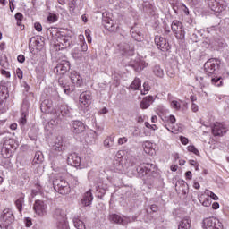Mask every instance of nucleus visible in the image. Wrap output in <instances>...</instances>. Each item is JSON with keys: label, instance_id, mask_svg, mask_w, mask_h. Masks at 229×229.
Listing matches in <instances>:
<instances>
[{"label": "nucleus", "instance_id": "obj_1", "mask_svg": "<svg viewBox=\"0 0 229 229\" xmlns=\"http://www.w3.org/2000/svg\"><path fill=\"white\" fill-rule=\"evenodd\" d=\"M53 185L55 191L59 192V194H69L71 192V187L69 186V182L65 180V178L57 175L53 181Z\"/></svg>", "mask_w": 229, "mask_h": 229}, {"label": "nucleus", "instance_id": "obj_2", "mask_svg": "<svg viewBox=\"0 0 229 229\" xmlns=\"http://www.w3.org/2000/svg\"><path fill=\"white\" fill-rule=\"evenodd\" d=\"M136 171L140 178H144V176L155 178L157 176V165L153 164L147 163L138 166Z\"/></svg>", "mask_w": 229, "mask_h": 229}, {"label": "nucleus", "instance_id": "obj_3", "mask_svg": "<svg viewBox=\"0 0 229 229\" xmlns=\"http://www.w3.org/2000/svg\"><path fill=\"white\" fill-rule=\"evenodd\" d=\"M18 146L14 139L5 140L1 149L3 158H10Z\"/></svg>", "mask_w": 229, "mask_h": 229}, {"label": "nucleus", "instance_id": "obj_4", "mask_svg": "<svg viewBox=\"0 0 229 229\" xmlns=\"http://www.w3.org/2000/svg\"><path fill=\"white\" fill-rule=\"evenodd\" d=\"M108 221H110L113 225H121L122 226H126L129 223H131V218L128 216H124L123 215L111 213L107 216Z\"/></svg>", "mask_w": 229, "mask_h": 229}, {"label": "nucleus", "instance_id": "obj_5", "mask_svg": "<svg viewBox=\"0 0 229 229\" xmlns=\"http://www.w3.org/2000/svg\"><path fill=\"white\" fill-rule=\"evenodd\" d=\"M57 44H55V49L56 51H62V49H67V47H70L71 44H72V37L70 35H64L61 34L60 37H58Z\"/></svg>", "mask_w": 229, "mask_h": 229}, {"label": "nucleus", "instance_id": "obj_6", "mask_svg": "<svg viewBox=\"0 0 229 229\" xmlns=\"http://www.w3.org/2000/svg\"><path fill=\"white\" fill-rule=\"evenodd\" d=\"M219 67H221V60L211 58L205 63L204 71H206L208 74H214L216 71H218Z\"/></svg>", "mask_w": 229, "mask_h": 229}, {"label": "nucleus", "instance_id": "obj_7", "mask_svg": "<svg viewBox=\"0 0 229 229\" xmlns=\"http://www.w3.org/2000/svg\"><path fill=\"white\" fill-rule=\"evenodd\" d=\"M172 31L174 33L176 38L183 39L185 38V30H183V24L178 20H174L172 22Z\"/></svg>", "mask_w": 229, "mask_h": 229}, {"label": "nucleus", "instance_id": "obj_8", "mask_svg": "<svg viewBox=\"0 0 229 229\" xmlns=\"http://www.w3.org/2000/svg\"><path fill=\"white\" fill-rule=\"evenodd\" d=\"M102 21L104 22V27L106 28V30L111 32L117 31V28H119V26H117V24L114 23V20H112L110 16H108V13H102Z\"/></svg>", "mask_w": 229, "mask_h": 229}, {"label": "nucleus", "instance_id": "obj_9", "mask_svg": "<svg viewBox=\"0 0 229 229\" xmlns=\"http://www.w3.org/2000/svg\"><path fill=\"white\" fill-rule=\"evenodd\" d=\"M86 130L85 123H82L81 121L76 120L72 123V131L75 135H85Z\"/></svg>", "mask_w": 229, "mask_h": 229}, {"label": "nucleus", "instance_id": "obj_10", "mask_svg": "<svg viewBox=\"0 0 229 229\" xmlns=\"http://www.w3.org/2000/svg\"><path fill=\"white\" fill-rule=\"evenodd\" d=\"M70 69L71 63H69V61H62L54 68V72L64 76V74H66L67 71H70Z\"/></svg>", "mask_w": 229, "mask_h": 229}, {"label": "nucleus", "instance_id": "obj_11", "mask_svg": "<svg viewBox=\"0 0 229 229\" xmlns=\"http://www.w3.org/2000/svg\"><path fill=\"white\" fill-rule=\"evenodd\" d=\"M228 131V128L225 123H216L212 127V133L215 137H223Z\"/></svg>", "mask_w": 229, "mask_h": 229}, {"label": "nucleus", "instance_id": "obj_12", "mask_svg": "<svg viewBox=\"0 0 229 229\" xmlns=\"http://www.w3.org/2000/svg\"><path fill=\"white\" fill-rule=\"evenodd\" d=\"M79 102L81 106H84V108H88L90 106V103H92V94L90 91H84L80 95Z\"/></svg>", "mask_w": 229, "mask_h": 229}, {"label": "nucleus", "instance_id": "obj_13", "mask_svg": "<svg viewBox=\"0 0 229 229\" xmlns=\"http://www.w3.org/2000/svg\"><path fill=\"white\" fill-rule=\"evenodd\" d=\"M207 4L212 12L221 13L225 10V5L221 3V0H207Z\"/></svg>", "mask_w": 229, "mask_h": 229}, {"label": "nucleus", "instance_id": "obj_14", "mask_svg": "<svg viewBox=\"0 0 229 229\" xmlns=\"http://www.w3.org/2000/svg\"><path fill=\"white\" fill-rule=\"evenodd\" d=\"M155 44L157 47H158L161 51H169L171 47L169 46V42L160 36H156Z\"/></svg>", "mask_w": 229, "mask_h": 229}, {"label": "nucleus", "instance_id": "obj_15", "mask_svg": "<svg viewBox=\"0 0 229 229\" xmlns=\"http://www.w3.org/2000/svg\"><path fill=\"white\" fill-rule=\"evenodd\" d=\"M3 220L5 222L3 225H0V229H10L11 223L14 221L13 214H12V211L10 210H4V215H3Z\"/></svg>", "mask_w": 229, "mask_h": 229}, {"label": "nucleus", "instance_id": "obj_16", "mask_svg": "<svg viewBox=\"0 0 229 229\" xmlns=\"http://www.w3.org/2000/svg\"><path fill=\"white\" fill-rule=\"evenodd\" d=\"M67 164L72 165V167H80L81 164V158L80 156H78V154L72 153L67 157Z\"/></svg>", "mask_w": 229, "mask_h": 229}, {"label": "nucleus", "instance_id": "obj_17", "mask_svg": "<svg viewBox=\"0 0 229 229\" xmlns=\"http://www.w3.org/2000/svg\"><path fill=\"white\" fill-rule=\"evenodd\" d=\"M46 208H47V206L42 200H37L34 204V210L38 216H44Z\"/></svg>", "mask_w": 229, "mask_h": 229}, {"label": "nucleus", "instance_id": "obj_18", "mask_svg": "<svg viewBox=\"0 0 229 229\" xmlns=\"http://www.w3.org/2000/svg\"><path fill=\"white\" fill-rule=\"evenodd\" d=\"M64 151V142L62 141V139L57 140L55 143V145L51 148V153L54 155V157H56L58 153H62Z\"/></svg>", "mask_w": 229, "mask_h": 229}, {"label": "nucleus", "instance_id": "obj_19", "mask_svg": "<svg viewBox=\"0 0 229 229\" xmlns=\"http://www.w3.org/2000/svg\"><path fill=\"white\" fill-rule=\"evenodd\" d=\"M54 218L56 219L57 225H62L64 223H67V221H65V214L62 209H55Z\"/></svg>", "mask_w": 229, "mask_h": 229}, {"label": "nucleus", "instance_id": "obj_20", "mask_svg": "<svg viewBox=\"0 0 229 229\" xmlns=\"http://www.w3.org/2000/svg\"><path fill=\"white\" fill-rule=\"evenodd\" d=\"M94 197L92 196V191L89 190L86 193H84L83 198L81 199V204L83 207H89L92 204V200Z\"/></svg>", "mask_w": 229, "mask_h": 229}, {"label": "nucleus", "instance_id": "obj_21", "mask_svg": "<svg viewBox=\"0 0 229 229\" xmlns=\"http://www.w3.org/2000/svg\"><path fill=\"white\" fill-rule=\"evenodd\" d=\"M131 35L137 42H140V40H142V32H140V29H139L137 25L131 27Z\"/></svg>", "mask_w": 229, "mask_h": 229}, {"label": "nucleus", "instance_id": "obj_22", "mask_svg": "<svg viewBox=\"0 0 229 229\" xmlns=\"http://www.w3.org/2000/svg\"><path fill=\"white\" fill-rule=\"evenodd\" d=\"M70 79L72 81V83L73 85H77V87H80L81 83H83V79H81V76H80L77 72H72Z\"/></svg>", "mask_w": 229, "mask_h": 229}, {"label": "nucleus", "instance_id": "obj_23", "mask_svg": "<svg viewBox=\"0 0 229 229\" xmlns=\"http://www.w3.org/2000/svg\"><path fill=\"white\" fill-rule=\"evenodd\" d=\"M152 72L156 78H164V69L159 64H155L152 67Z\"/></svg>", "mask_w": 229, "mask_h": 229}, {"label": "nucleus", "instance_id": "obj_24", "mask_svg": "<svg viewBox=\"0 0 229 229\" xmlns=\"http://www.w3.org/2000/svg\"><path fill=\"white\" fill-rule=\"evenodd\" d=\"M56 114H61L63 117H67L71 114V110L69 109V106L63 104L61 105L57 111Z\"/></svg>", "mask_w": 229, "mask_h": 229}, {"label": "nucleus", "instance_id": "obj_25", "mask_svg": "<svg viewBox=\"0 0 229 229\" xmlns=\"http://www.w3.org/2000/svg\"><path fill=\"white\" fill-rule=\"evenodd\" d=\"M178 184H179V187H178L179 192H182V196H187V194H189V184H187L185 181H181L178 182Z\"/></svg>", "mask_w": 229, "mask_h": 229}, {"label": "nucleus", "instance_id": "obj_26", "mask_svg": "<svg viewBox=\"0 0 229 229\" xmlns=\"http://www.w3.org/2000/svg\"><path fill=\"white\" fill-rule=\"evenodd\" d=\"M143 149L147 155H150L151 157L155 155V148H153V143L149 141H146L143 144Z\"/></svg>", "mask_w": 229, "mask_h": 229}, {"label": "nucleus", "instance_id": "obj_27", "mask_svg": "<svg viewBox=\"0 0 229 229\" xmlns=\"http://www.w3.org/2000/svg\"><path fill=\"white\" fill-rule=\"evenodd\" d=\"M152 101L153 96L145 97L140 103V108H142L143 110H146V108H149Z\"/></svg>", "mask_w": 229, "mask_h": 229}, {"label": "nucleus", "instance_id": "obj_28", "mask_svg": "<svg viewBox=\"0 0 229 229\" xmlns=\"http://www.w3.org/2000/svg\"><path fill=\"white\" fill-rule=\"evenodd\" d=\"M6 99H8V88L4 86L0 88V105H3Z\"/></svg>", "mask_w": 229, "mask_h": 229}, {"label": "nucleus", "instance_id": "obj_29", "mask_svg": "<svg viewBox=\"0 0 229 229\" xmlns=\"http://www.w3.org/2000/svg\"><path fill=\"white\" fill-rule=\"evenodd\" d=\"M14 205L17 210L20 212V214L22 215V206L24 205V195H21V197H19L15 200Z\"/></svg>", "mask_w": 229, "mask_h": 229}, {"label": "nucleus", "instance_id": "obj_30", "mask_svg": "<svg viewBox=\"0 0 229 229\" xmlns=\"http://www.w3.org/2000/svg\"><path fill=\"white\" fill-rule=\"evenodd\" d=\"M178 229H191V219L189 217L183 218L180 222Z\"/></svg>", "mask_w": 229, "mask_h": 229}, {"label": "nucleus", "instance_id": "obj_31", "mask_svg": "<svg viewBox=\"0 0 229 229\" xmlns=\"http://www.w3.org/2000/svg\"><path fill=\"white\" fill-rule=\"evenodd\" d=\"M30 43L32 44V46H34V47H36V49H38V51H40L43 47V44L42 42H40V39H38V38H31L30 40Z\"/></svg>", "mask_w": 229, "mask_h": 229}, {"label": "nucleus", "instance_id": "obj_32", "mask_svg": "<svg viewBox=\"0 0 229 229\" xmlns=\"http://www.w3.org/2000/svg\"><path fill=\"white\" fill-rule=\"evenodd\" d=\"M140 87H142V81L139 78H135L130 85V89H131L132 90H139Z\"/></svg>", "mask_w": 229, "mask_h": 229}, {"label": "nucleus", "instance_id": "obj_33", "mask_svg": "<svg viewBox=\"0 0 229 229\" xmlns=\"http://www.w3.org/2000/svg\"><path fill=\"white\" fill-rule=\"evenodd\" d=\"M211 83L212 85H215V87H221L223 85V77L213 76L211 78Z\"/></svg>", "mask_w": 229, "mask_h": 229}, {"label": "nucleus", "instance_id": "obj_34", "mask_svg": "<svg viewBox=\"0 0 229 229\" xmlns=\"http://www.w3.org/2000/svg\"><path fill=\"white\" fill-rule=\"evenodd\" d=\"M204 226L206 229H214L216 228V222L212 218L204 219Z\"/></svg>", "mask_w": 229, "mask_h": 229}, {"label": "nucleus", "instance_id": "obj_35", "mask_svg": "<svg viewBox=\"0 0 229 229\" xmlns=\"http://www.w3.org/2000/svg\"><path fill=\"white\" fill-rule=\"evenodd\" d=\"M44 161V155H42L41 151L36 152L33 159V164H42Z\"/></svg>", "mask_w": 229, "mask_h": 229}, {"label": "nucleus", "instance_id": "obj_36", "mask_svg": "<svg viewBox=\"0 0 229 229\" xmlns=\"http://www.w3.org/2000/svg\"><path fill=\"white\" fill-rule=\"evenodd\" d=\"M72 57L74 60H81L83 58V54L81 53V50L79 48H74V50L72 53Z\"/></svg>", "mask_w": 229, "mask_h": 229}, {"label": "nucleus", "instance_id": "obj_37", "mask_svg": "<svg viewBox=\"0 0 229 229\" xmlns=\"http://www.w3.org/2000/svg\"><path fill=\"white\" fill-rule=\"evenodd\" d=\"M114 136H109L104 140V146L105 148H113L114 147Z\"/></svg>", "mask_w": 229, "mask_h": 229}, {"label": "nucleus", "instance_id": "obj_38", "mask_svg": "<svg viewBox=\"0 0 229 229\" xmlns=\"http://www.w3.org/2000/svg\"><path fill=\"white\" fill-rule=\"evenodd\" d=\"M73 225L77 229H87L85 223L78 218L73 219Z\"/></svg>", "mask_w": 229, "mask_h": 229}, {"label": "nucleus", "instance_id": "obj_39", "mask_svg": "<svg viewBox=\"0 0 229 229\" xmlns=\"http://www.w3.org/2000/svg\"><path fill=\"white\" fill-rule=\"evenodd\" d=\"M122 50L123 51V53H125V55H128L129 56H131V55H133V47L129 46L128 44H125Z\"/></svg>", "mask_w": 229, "mask_h": 229}, {"label": "nucleus", "instance_id": "obj_40", "mask_svg": "<svg viewBox=\"0 0 229 229\" xmlns=\"http://www.w3.org/2000/svg\"><path fill=\"white\" fill-rule=\"evenodd\" d=\"M63 91L64 92V94H72V92H74V86H70V85H66V86H64L63 88Z\"/></svg>", "mask_w": 229, "mask_h": 229}, {"label": "nucleus", "instance_id": "obj_41", "mask_svg": "<svg viewBox=\"0 0 229 229\" xmlns=\"http://www.w3.org/2000/svg\"><path fill=\"white\" fill-rule=\"evenodd\" d=\"M182 101H176V100H173L171 102V106L172 108H174V110H180V108H182Z\"/></svg>", "mask_w": 229, "mask_h": 229}, {"label": "nucleus", "instance_id": "obj_42", "mask_svg": "<svg viewBox=\"0 0 229 229\" xmlns=\"http://www.w3.org/2000/svg\"><path fill=\"white\" fill-rule=\"evenodd\" d=\"M206 31H207V33L214 34V33H216V31H219V26L215 25V26L208 27L206 29Z\"/></svg>", "mask_w": 229, "mask_h": 229}, {"label": "nucleus", "instance_id": "obj_43", "mask_svg": "<svg viewBox=\"0 0 229 229\" xmlns=\"http://www.w3.org/2000/svg\"><path fill=\"white\" fill-rule=\"evenodd\" d=\"M26 123H27V120H26V113L25 112H22L21 114V117L20 118V121H19V124L20 126H26Z\"/></svg>", "mask_w": 229, "mask_h": 229}, {"label": "nucleus", "instance_id": "obj_44", "mask_svg": "<svg viewBox=\"0 0 229 229\" xmlns=\"http://www.w3.org/2000/svg\"><path fill=\"white\" fill-rule=\"evenodd\" d=\"M68 8H69V12L72 15L73 13H76V5H74L73 2H68Z\"/></svg>", "mask_w": 229, "mask_h": 229}, {"label": "nucleus", "instance_id": "obj_45", "mask_svg": "<svg viewBox=\"0 0 229 229\" xmlns=\"http://www.w3.org/2000/svg\"><path fill=\"white\" fill-rule=\"evenodd\" d=\"M187 149H188V151H190V153H194V155L199 156V150H198V148H196V147L188 146Z\"/></svg>", "mask_w": 229, "mask_h": 229}, {"label": "nucleus", "instance_id": "obj_46", "mask_svg": "<svg viewBox=\"0 0 229 229\" xmlns=\"http://www.w3.org/2000/svg\"><path fill=\"white\" fill-rule=\"evenodd\" d=\"M149 89H150L149 83L144 82L143 83V89L141 90V94L143 96H145V94H148V92H149Z\"/></svg>", "mask_w": 229, "mask_h": 229}, {"label": "nucleus", "instance_id": "obj_47", "mask_svg": "<svg viewBox=\"0 0 229 229\" xmlns=\"http://www.w3.org/2000/svg\"><path fill=\"white\" fill-rule=\"evenodd\" d=\"M48 22H56L58 21V16L56 14L50 13L47 16Z\"/></svg>", "mask_w": 229, "mask_h": 229}, {"label": "nucleus", "instance_id": "obj_48", "mask_svg": "<svg viewBox=\"0 0 229 229\" xmlns=\"http://www.w3.org/2000/svg\"><path fill=\"white\" fill-rule=\"evenodd\" d=\"M28 108H30V100H28V98H26L23 100V104H22V110H24V112H28Z\"/></svg>", "mask_w": 229, "mask_h": 229}, {"label": "nucleus", "instance_id": "obj_49", "mask_svg": "<svg viewBox=\"0 0 229 229\" xmlns=\"http://www.w3.org/2000/svg\"><path fill=\"white\" fill-rule=\"evenodd\" d=\"M128 142V138L123 137L118 139V144L119 146H123V144H126Z\"/></svg>", "mask_w": 229, "mask_h": 229}, {"label": "nucleus", "instance_id": "obj_50", "mask_svg": "<svg viewBox=\"0 0 229 229\" xmlns=\"http://www.w3.org/2000/svg\"><path fill=\"white\" fill-rule=\"evenodd\" d=\"M180 140L184 146H187V144H189V139H187L186 137L181 136Z\"/></svg>", "mask_w": 229, "mask_h": 229}, {"label": "nucleus", "instance_id": "obj_51", "mask_svg": "<svg viewBox=\"0 0 229 229\" xmlns=\"http://www.w3.org/2000/svg\"><path fill=\"white\" fill-rule=\"evenodd\" d=\"M16 76L19 80H22V70L21 68L16 69Z\"/></svg>", "mask_w": 229, "mask_h": 229}, {"label": "nucleus", "instance_id": "obj_52", "mask_svg": "<svg viewBox=\"0 0 229 229\" xmlns=\"http://www.w3.org/2000/svg\"><path fill=\"white\" fill-rule=\"evenodd\" d=\"M18 62H20V64H24V62L26 61V57L24 56V55H20L17 57Z\"/></svg>", "mask_w": 229, "mask_h": 229}, {"label": "nucleus", "instance_id": "obj_53", "mask_svg": "<svg viewBox=\"0 0 229 229\" xmlns=\"http://www.w3.org/2000/svg\"><path fill=\"white\" fill-rule=\"evenodd\" d=\"M34 28L36 31H42V24H40L39 22H36L34 24Z\"/></svg>", "mask_w": 229, "mask_h": 229}, {"label": "nucleus", "instance_id": "obj_54", "mask_svg": "<svg viewBox=\"0 0 229 229\" xmlns=\"http://www.w3.org/2000/svg\"><path fill=\"white\" fill-rule=\"evenodd\" d=\"M191 40H192V42H198V40H199V38H198V34L196 33L191 34Z\"/></svg>", "mask_w": 229, "mask_h": 229}, {"label": "nucleus", "instance_id": "obj_55", "mask_svg": "<svg viewBox=\"0 0 229 229\" xmlns=\"http://www.w3.org/2000/svg\"><path fill=\"white\" fill-rule=\"evenodd\" d=\"M58 84L60 85V87H63V89H64V87H65L67 84L65 83V81H64V78H59L58 79Z\"/></svg>", "mask_w": 229, "mask_h": 229}, {"label": "nucleus", "instance_id": "obj_56", "mask_svg": "<svg viewBox=\"0 0 229 229\" xmlns=\"http://www.w3.org/2000/svg\"><path fill=\"white\" fill-rule=\"evenodd\" d=\"M208 196L211 197L212 199H214L215 201H217V199H219V197H217V195H216L214 192L209 191Z\"/></svg>", "mask_w": 229, "mask_h": 229}, {"label": "nucleus", "instance_id": "obj_57", "mask_svg": "<svg viewBox=\"0 0 229 229\" xmlns=\"http://www.w3.org/2000/svg\"><path fill=\"white\" fill-rule=\"evenodd\" d=\"M58 229H69V225L67 223H64L63 225H57Z\"/></svg>", "mask_w": 229, "mask_h": 229}, {"label": "nucleus", "instance_id": "obj_58", "mask_svg": "<svg viewBox=\"0 0 229 229\" xmlns=\"http://www.w3.org/2000/svg\"><path fill=\"white\" fill-rule=\"evenodd\" d=\"M15 19H16V21H22V19H24V16L22 15V13H17L15 14Z\"/></svg>", "mask_w": 229, "mask_h": 229}, {"label": "nucleus", "instance_id": "obj_59", "mask_svg": "<svg viewBox=\"0 0 229 229\" xmlns=\"http://www.w3.org/2000/svg\"><path fill=\"white\" fill-rule=\"evenodd\" d=\"M25 225H26L27 228H30V226H31V225H33V223L31 222V218H26Z\"/></svg>", "mask_w": 229, "mask_h": 229}, {"label": "nucleus", "instance_id": "obj_60", "mask_svg": "<svg viewBox=\"0 0 229 229\" xmlns=\"http://www.w3.org/2000/svg\"><path fill=\"white\" fill-rule=\"evenodd\" d=\"M182 11L184 12V13L186 14V15H189V8H187V5L186 4H182Z\"/></svg>", "mask_w": 229, "mask_h": 229}, {"label": "nucleus", "instance_id": "obj_61", "mask_svg": "<svg viewBox=\"0 0 229 229\" xmlns=\"http://www.w3.org/2000/svg\"><path fill=\"white\" fill-rule=\"evenodd\" d=\"M185 176H186L187 180H192V172L187 171L185 173Z\"/></svg>", "mask_w": 229, "mask_h": 229}, {"label": "nucleus", "instance_id": "obj_62", "mask_svg": "<svg viewBox=\"0 0 229 229\" xmlns=\"http://www.w3.org/2000/svg\"><path fill=\"white\" fill-rule=\"evenodd\" d=\"M1 74H3V76H5L6 78H10V72H7L6 70H2Z\"/></svg>", "mask_w": 229, "mask_h": 229}, {"label": "nucleus", "instance_id": "obj_63", "mask_svg": "<svg viewBox=\"0 0 229 229\" xmlns=\"http://www.w3.org/2000/svg\"><path fill=\"white\" fill-rule=\"evenodd\" d=\"M169 122L171 123V124H174V123H176V117H174V115H170Z\"/></svg>", "mask_w": 229, "mask_h": 229}, {"label": "nucleus", "instance_id": "obj_64", "mask_svg": "<svg viewBox=\"0 0 229 229\" xmlns=\"http://www.w3.org/2000/svg\"><path fill=\"white\" fill-rule=\"evenodd\" d=\"M81 51L82 52H85V51H87V49H89V47L87 46V44L86 43H82L81 45Z\"/></svg>", "mask_w": 229, "mask_h": 229}]
</instances>
